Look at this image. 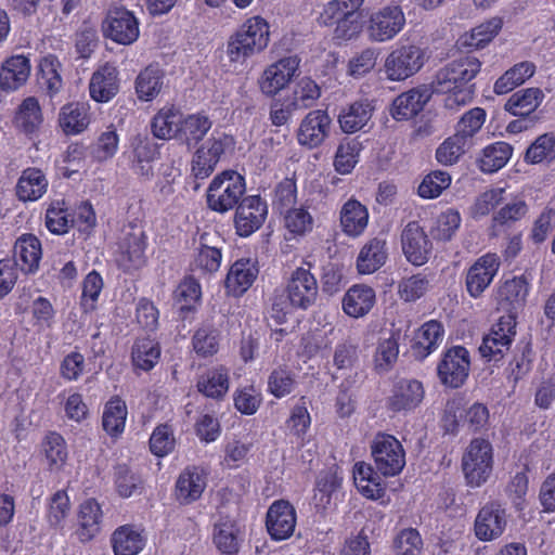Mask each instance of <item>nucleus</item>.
<instances>
[{"mask_svg":"<svg viewBox=\"0 0 555 555\" xmlns=\"http://www.w3.org/2000/svg\"><path fill=\"white\" fill-rule=\"evenodd\" d=\"M502 27L503 20L493 16L462 35L460 44L473 50L483 49L496 37Z\"/></svg>","mask_w":555,"mask_h":555,"instance_id":"72a5a7b5","label":"nucleus"},{"mask_svg":"<svg viewBox=\"0 0 555 555\" xmlns=\"http://www.w3.org/2000/svg\"><path fill=\"white\" fill-rule=\"evenodd\" d=\"M486 111L481 107H474L467 111L456 125L455 134L472 146L473 138L479 132L486 121Z\"/></svg>","mask_w":555,"mask_h":555,"instance_id":"680f3d73","label":"nucleus"},{"mask_svg":"<svg viewBox=\"0 0 555 555\" xmlns=\"http://www.w3.org/2000/svg\"><path fill=\"white\" fill-rule=\"evenodd\" d=\"M493 468L492 444L483 439L470 441L462 457V469L467 485L478 488L487 482Z\"/></svg>","mask_w":555,"mask_h":555,"instance_id":"423d86ee","label":"nucleus"},{"mask_svg":"<svg viewBox=\"0 0 555 555\" xmlns=\"http://www.w3.org/2000/svg\"><path fill=\"white\" fill-rule=\"evenodd\" d=\"M353 481L358 491L367 499L377 500L384 495L380 477L370 464L359 462L354 465Z\"/></svg>","mask_w":555,"mask_h":555,"instance_id":"a19ab883","label":"nucleus"},{"mask_svg":"<svg viewBox=\"0 0 555 555\" xmlns=\"http://www.w3.org/2000/svg\"><path fill=\"white\" fill-rule=\"evenodd\" d=\"M300 60L295 55H288L264 67L258 78L260 92L273 98L285 90L298 75Z\"/></svg>","mask_w":555,"mask_h":555,"instance_id":"1a4fd4ad","label":"nucleus"},{"mask_svg":"<svg viewBox=\"0 0 555 555\" xmlns=\"http://www.w3.org/2000/svg\"><path fill=\"white\" fill-rule=\"evenodd\" d=\"M159 158L158 144L145 135H135L130 141V168L138 177L151 180L154 176V163Z\"/></svg>","mask_w":555,"mask_h":555,"instance_id":"dca6fc26","label":"nucleus"},{"mask_svg":"<svg viewBox=\"0 0 555 555\" xmlns=\"http://www.w3.org/2000/svg\"><path fill=\"white\" fill-rule=\"evenodd\" d=\"M470 147L464 139H461L455 133L447 138L436 151V159L439 164L451 166L460 160L465 152Z\"/></svg>","mask_w":555,"mask_h":555,"instance_id":"69168bd1","label":"nucleus"},{"mask_svg":"<svg viewBox=\"0 0 555 555\" xmlns=\"http://www.w3.org/2000/svg\"><path fill=\"white\" fill-rule=\"evenodd\" d=\"M399 335L389 333L388 336L379 337L373 356L374 370L379 373L389 372L397 362L399 356Z\"/></svg>","mask_w":555,"mask_h":555,"instance_id":"a18cd8bd","label":"nucleus"},{"mask_svg":"<svg viewBox=\"0 0 555 555\" xmlns=\"http://www.w3.org/2000/svg\"><path fill=\"white\" fill-rule=\"evenodd\" d=\"M258 275V268L251 259H238L229 269L224 286L229 295L240 297L247 292Z\"/></svg>","mask_w":555,"mask_h":555,"instance_id":"5701e85b","label":"nucleus"},{"mask_svg":"<svg viewBox=\"0 0 555 555\" xmlns=\"http://www.w3.org/2000/svg\"><path fill=\"white\" fill-rule=\"evenodd\" d=\"M102 509L94 499L83 501L78 511L77 534L80 541L87 542L93 539L101 529Z\"/></svg>","mask_w":555,"mask_h":555,"instance_id":"c9c22d12","label":"nucleus"},{"mask_svg":"<svg viewBox=\"0 0 555 555\" xmlns=\"http://www.w3.org/2000/svg\"><path fill=\"white\" fill-rule=\"evenodd\" d=\"M43 452L50 469L60 470L66 463L68 452L65 439L57 433H50L43 442Z\"/></svg>","mask_w":555,"mask_h":555,"instance_id":"e2e57ef3","label":"nucleus"},{"mask_svg":"<svg viewBox=\"0 0 555 555\" xmlns=\"http://www.w3.org/2000/svg\"><path fill=\"white\" fill-rule=\"evenodd\" d=\"M120 76L114 63L100 65L89 80V95L96 103L111 102L120 90Z\"/></svg>","mask_w":555,"mask_h":555,"instance_id":"6ab92c4d","label":"nucleus"},{"mask_svg":"<svg viewBox=\"0 0 555 555\" xmlns=\"http://www.w3.org/2000/svg\"><path fill=\"white\" fill-rule=\"evenodd\" d=\"M30 61L23 54L7 59L0 69L1 83L4 91H14L22 87L30 75Z\"/></svg>","mask_w":555,"mask_h":555,"instance_id":"7c9ffc66","label":"nucleus"},{"mask_svg":"<svg viewBox=\"0 0 555 555\" xmlns=\"http://www.w3.org/2000/svg\"><path fill=\"white\" fill-rule=\"evenodd\" d=\"M429 100L426 89L413 88L399 94L391 104L390 115L396 120H408L416 116Z\"/></svg>","mask_w":555,"mask_h":555,"instance_id":"cd10ccee","label":"nucleus"},{"mask_svg":"<svg viewBox=\"0 0 555 555\" xmlns=\"http://www.w3.org/2000/svg\"><path fill=\"white\" fill-rule=\"evenodd\" d=\"M500 266L496 254L488 253L479 257L466 273L465 285L468 294L474 298L480 297L498 274Z\"/></svg>","mask_w":555,"mask_h":555,"instance_id":"2eb2a0df","label":"nucleus"},{"mask_svg":"<svg viewBox=\"0 0 555 555\" xmlns=\"http://www.w3.org/2000/svg\"><path fill=\"white\" fill-rule=\"evenodd\" d=\"M146 538L134 526L125 525L117 528L112 535L115 555H138L144 547Z\"/></svg>","mask_w":555,"mask_h":555,"instance_id":"473e14b6","label":"nucleus"},{"mask_svg":"<svg viewBox=\"0 0 555 555\" xmlns=\"http://www.w3.org/2000/svg\"><path fill=\"white\" fill-rule=\"evenodd\" d=\"M525 159L529 164L550 163L555 159V135L544 133L527 149Z\"/></svg>","mask_w":555,"mask_h":555,"instance_id":"0e129e2a","label":"nucleus"},{"mask_svg":"<svg viewBox=\"0 0 555 555\" xmlns=\"http://www.w3.org/2000/svg\"><path fill=\"white\" fill-rule=\"evenodd\" d=\"M131 358L135 369L147 372L158 363L160 347L154 339L140 338L132 347Z\"/></svg>","mask_w":555,"mask_h":555,"instance_id":"603ef678","label":"nucleus"},{"mask_svg":"<svg viewBox=\"0 0 555 555\" xmlns=\"http://www.w3.org/2000/svg\"><path fill=\"white\" fill-rule=\"evenodd\" d=\"M444 338V327L436 320L425 322L417 331L415 336V352L421 358H426L433 353Z\"/></svg>","mask_w":555,"mask_h":555,"instance_id":"58836bf2","label":"nucleus"},{"mask_svg":"<svg viewBox=\"0 0 555 555\" xmlns=\"http://www.w3.org/2000/svg\"><path fill=\"white\" fill-rule=\"evenodd\" d=\"M374 112L373 102L363 99L349 104L338 115V124L343 132L354 133L363 129Z\"/></svg>","mask_w":555,"mask_h":555,"instance_id":"c85d7f7f","label":"nucleus"},{"mask_svg":"<svg viewBox=\"0 0 555 555\" xmlns=\"http://www.w3.org/2000/svg\"><path fill=\"white\" fill-rule=\"evenodd\" d=\"M318 282L309 269L296 268L289 275L285 295L275 296L269 312L276 324H283L294 309L307 310L317 300Z\"/></svg>","mask_w":555,"mask_h":555,"instance_id":"f03ea898","label":"nucleus"},{"mask_svg":"<svg viewBox=\"0 0 555 555\" xmlns=\"http://www.w3.org/2000/svg\"><path fill=\"white\" fill-rule=\"evenodd\" d=\"M238 528L236 524L225 517L215 524L212 541L216 547L227 555L234 554L238 551Z\"/></svg>","mask_w":555,"mask_h":555,"instance_id":"3c124183","label":"nucleus"},{"mask_svg":"<svg viewBox=\"0 0 555 555\" xmlns=\"http://www.w3.org/2000/svg\"><path fill=\"white\" fill-rule=\"evenodd\" d=\"M42 258V246L39 238L29 233L22 234L14 244V262L21 271L34 274L38 271Z\"/></svg>","mask_w":555,"mask_h":555,"instance_id":"4be33fe9","label":"nucleus"},{"mask_svg":"<svg viewBox=\"0 0 555 555\" xmlns=\"http://www.w3.org/2000/svg\"><path fill=\"white\" fill-rule=\"evenodd\" d=\"M535 73V65L532 62L524 61L515 64L500 76L493 86L494 93L506 94L525 83Z\"/></svg>","mask_w":555,"mask_h":555,"instance_id":"c03bdc74","label":"nucleus"},{"mask_svg":"<svg viewBox=\"0 0 555 555\" xmlns=\"http://www.w3.org/2000/svg\"><path fill=\"white\" fill-rule=\"evenodd\" d=\"M341 231L349 237L362 235L369 223V210L354 198H349L340 208Z\"/></svg>","mask_w":555,"mask_h":555,"instance_id":"bb28decb","label":"nucleus"},{"mask_svg":"<svg viewBox=\"0 0 555 555\" xmlns=\"http://www.w3.org/2000/svg\"><path fill=\"white\" fill-rule=\"evenodd\" d=\"M513 153L512 146L506 142H495L486 146L479 158V168L482 172L492 173L503 168Z\"/></svg>","mask_w":555,"mask_h":555,"instance_id":"864d4df0","label":"nucleus"},{"mask_svg":"<svg viewBox=\"0 0 555 555\" xmlns=\"http://www.w3.org/2000/svg\"><path fill=\"white\" fill-rule=\"evenodd\" d=\"M506 525L505 509L498 503H487L477 513L474 533L479 541H494L503 534Z\"/></svg>","mask_w":555,"mask_h":555,"instance_id":"a211bd4d","label":"nucleus"},{"mask_svg":"<svg viewBox=\"0 0 555 555\" xmlns=\"http://www.w3.org/2000/svg\"><path fill=\"white\" fill-rule=\"evenodd\" d=\"M237 29L243 36L251 40V46H256L260 52H263L270 42V24L260 15H254L246 18Z\"/></svg>","mask_w":555,"mask_h":555,"instance_id":"6e6d98bb","label":"nucleus"},{"mask_svg":"<svg viewBox=\"0 0 555 555\" xmlns=\"http://www.w3.org/2000/svg\"><path fill=\"white\" fill-rule=\"evenodd\" d=\"M544 93L540 88H526L513 93L504 108L514 116H529L543 102Z\"/></svg>","mask_w":555,"mask_h":555,"instance_id":"e433bc0d","label":"nucleus"},{"mask_svg":"<svg viewBox=\"0 0 555 555\" xmlns=\"http://www.w3.org/2000/svg\"><path fill=\"white\" fill-rule=\"evenodd\" d=\"M163 86L164 72L154 65L141 70L134 82L138 99L145 102L153 101L160 93Z\"/></svg>","mask_w":555,"mask_h":555,"instance_id":"79ce46f5","label":"nucleus"},{"mask_svg":"<svg viewBox=\"0 0 555 555\" xmlns=\"http://www.w3.org/2000/svg\"><path fill=\"white\" fill-rule=\"evenodd\" d=\"M234 144L232 137L214 133L194 154L192 173L197 179H205L215 170L221 156Z\"/></svg>","mask_w":555,"mask_h":555,"instance_id":"9b49d317","label":"nucleus"},{"mask_svg":"<svg viewBox=\"0 0 555 555\" xmlns=\"http://www.w3.org/2000/svg\"><path fill=\"white\" fill-rule=\"evenodd\" d=\"M103 34L118 44H131L140 35L139 21L132 12L116 9L111 11L104 20Z\"/></svg>","mask_w":555,"mask_h":555,"instance_id":"4468645a","label":"nucleus"},{"mask_svg":"<svg viewBox=\"0 0 555 555\" xmlns=\"http://www.w3.org/2000/svg\"><path fill=\"white\" fill-rule=\"evenodd\" d=\"M376 470L385 477L399 475L405 466V450L392 435L379 433L371 443Z\"/></svg>","mask_w":555,"mask_h":555,"instance_id":"6e6552de","label":"nucleus"},{"mask_svg":"<svg viewBox=\"0 0 555 555\" xmlns=\"http://www.w3.org/2000/svg\"><path fill=\"white\" fill-rule=\"evenodd\" d=\"M406 23L402 8L388 3L373 11L366 24V37L371 42L384 43L395 39Z\"/></svg>","mask_w":555,"mask_h":555,"instance_id":"0eeeda50","label":"nucleus"},{"mask_svg":"<svg viewBox=\"0 0 555 555\" xmlns=\"http://www.w3.org/2000/svg\"><path fill=\"white\" fill-rule=\"evenodd\" d=\"M402 251L413 266L425 264L433 250V245L423 228L417 222L406 224L401 234Z\"/></svg>","mask_w":555,"mask_h":555,"instance_id":"aec40b11","label":"nucleus"},{"mask_svg":"<svg viewBox=\"0 0 555 555\" xmlns=\"http://www.w3.org/2000/svg\"><path fill=\"white\" fill-rule=\"evenodd\" d=\"M361 149V142L357 139L340 142L334 158L335 170L340 175L350 173L359 162Z\"/></svg>","mask_w":555,"mask_h":555,"instance_id":"13d9d810","label":"nucleus"},{"mask_svg":"<svg viewBox=\"0 0 555 555\" xmlns=\"http://www.w3.org/2000/svg\"><path fill=\"white\" fill-rule=\"evenodd\" d=\"M43 122L42 109L35 96H28L20 104L15 117V126L25 133L36 132Z\"/></svg>","mask_w":555,"mask_h":555,"instance_id":"8fccbe9b","label":"nucleus"},{"mask_svg":"<svg viewBox=\"0 0 555 555\" xmlns=\"http://www.w3.org/2000/svg\"><path fill=\"white\" fill-rule=\"evenodd\" d=\"M424 398L422 383L415 379L398 382L388 398V408L393 412H406L415 409Z\"/></svg>","mask_w":555,"mask_h":555,"instance_id":"b1692460","label":"nucleus"},{"mask_svg":"<svg viewBox=\"0 0 555 555\" xmlns=\"http://www.w3.org/2000/svg\"><path fill=\"white\" fill-rule=\"evenodd\" d=\"M268 215V206L258 195L244 197L236 207L234 227L236 234L248 237L255 233L264 222Z\"/></svg>","mask_w":555,"mask_h":555,"instance_id":"ddd939ff","label":"nucleus"},{"mask_svg":"<svg viewBox=\"0 0 555 555\" xmlns=\"http://www.w3.org/2000/svg\"><path fill=\"white\" fill-rule=\"evenodd\" d=\"M206 488V474L197 466L186 467L176 482V495L181 503L198 500Z\"/></svg>","mask_w":555,"mask_h":555,"instance_id":"a878e982","label":"nucleus"},{"mask_svg":"<svg viewBox=\"0 0 555 555\" xmlns=\"http://www.w3.org/2000/svg\"><path fill=\"white\" fill-rule=\"evenodd\" d=\"M69 496L64 490L56 491L50 499L46 518L48 524L57 529H63L66 519L70 515Z\"/></svg>","mask_w":555,"mask_h":555,"instance_id":"052dcab7","label":"nucleus"},{"mask_svg":"<svg viewBox=\"0 0 555 555\" xmlns=\"http://www.w3.org/2000/svg\"><path fill=\"white\" fill-rule=\"evenodd\" d=\"M428 49L421 43L399 41L384 59L380 72L390 82H402L422 70L429 60Z\"/></svg>","mask_w":555,"mask_h":555,"instance_id":"7ed1b4c3","label":"nucleus"},{"mask_svg":"<svg viewBox=\"0 0 555 555\" xmlns=\"http://www.w3.org/2000/svg\"><path fill=\"white\" fill-rule=\"evenodd\" d=\"M196 387L205 397L214 399L222 398L229 390L228 371L222 366L207 370L199 376Z\"/></svg>","mask_w":555,"mask_h":555,"instance_id":"09e8293b","label":"nucleus"},{"mask_svg":"<svg viewBox=\"0 0 555 555\" xmlns=\"http://www.w3.org/2000/svg\"><path fill=\"white\" fill-rule=\"evenodd\" d=\"M144 233L141 230L126 234L118 245L116 261L125 272L139 270L145 264Z\"/></svg>","mask_w":555,"mask_h":555,"instance_id":"412c9836","label":"nucleus"},{"mask_svg":"<svg viewBox=\"0 0 555 555\" xmlns=\"http://www.w3.org/2000/svg\"><path fill=\"white\" fill-rule=\"evenodd\" d=\"M261 53L256 46H251V40L243 36L237 28L229 36L224 54L229 62V66L233 69L246 65L248 59Z\"/></svg>","mask_w":555,"mask_h":555,"instance_id":"2f4dec72","label":"nucleus"},{"mask_svg":"<svg viewBox=\"0 0 555 555\" xmlns=\"http://www.w3.org/2000/svg\"><path fill=\"white\" fill-rule=\"evenodd\" d=\"M47 189L48 180L43 172L36 168H27L18 179L16 194L23 202H35L43 196Z\"/></svg>","mask_w":555,"mask_h":555,"instance_id":"4c0bfd02","label":"nucleus"},{"mask_svg":"<svg viewBox=\"0 0 555 555\" xmlns=\"http://www.w3.org/2000/svg\"><path fill=\"white\" fill-rule=\"evenodd\" d=\"M482 63L474 55H463L439 69L431 83L436 93L446 94L444 104L456 109L468 104L475 93L472 80L479 74Z\"/></svg>","mask_w":555,"mask_h":555,"instance_id":"f257e3e1","label":"nucleus"},{"mask_svg":"<svg viewBox=\"0 0 555 555\" xmlns=\"http://www.w3.org/2000/svg\"><path fill=\"white\" fill-rule=\"evenodd\" d=\"M297 524L296 509L286 500H276L268 508L266 527L270 537L275 541L291 538Z\"/></svg>","mask_w":555,"mask_h":555,"instance_id":"f3484780","label":"nucleus"},{"mask_svg":"<svg viewBox=\"0 0 555 555\" xmlns=\"http://www.w3.org/2000/svg\"><path fill=\"white\" fill-rule=\"evenodd\" d=\"M61 63L56 56L48 54L40 60L38 83L46 93L53 98L63 88Z\"/></svg>","mask_w":555,"mask_h":555,"instance_id":"de8ad7c7","label":"nucleus"},{"mask_svg":"<svg viewBox=\"0 0 555 555\" xmlns=\"http://www.w3.org/2000/svg\"><path fill=\"white\" fill-rule=\"evenodd\" d=\"M376 302L375 291L363 284L352 285L341 300L343 311L350 318L359 319L366 315Z\"/></svg>","mask_w":555,"mask_h":555,"instance_id":"393cba45","label":"nucleus"},{"mask_svg":"<svg viewBox=\"0 0 555 555\" xmlns=\"http://www.w3.org/2000/svg\"><path fill=\"white\" fill-rule=\"evenodd\" d=\"M119 147V135L113 125L101 132L90 147V155L96 163L112 159Z\"/></svg>","mask_w":555,"mask_h":555,"instance_id":"5fc2aeb1","label":"nucleus"},{"mask_svg":"<svg viewBox=\"0 0 555 555\" xmlns=\"http://www.w3.org/2000/svg\"><path fill=\"white\" fill-rule=\"evenodd\" d=\"M320 96L319 85L309 77H302L295 83L289 102L297 111L306 109L312 107Z\"/></svg>","mask_w":555,"mask_h":555,"instance_id":"4d7b16f0","label":"nucleus"},{"mask_svg":"<svg viewBox=\"0 0 555 555\" xmlns=\"http://www.w3.org/2000/svg\"><path fill=\"white\" fill-rule=\"evenodd\" d=\"M284 225L295 236H304L313 229L311 214L302 207L286 209L284 214Z\"/></svg>","mask_w":555,"mask_h":555,"instance_id":"774afa93","label":"nucleus"},{"mask_svg":"<svg viewBox=\"0 0 555 555\" xmlns=\"http://www.w3.org/2000/svg\"><path fill=\"white\" fill-rule=\"evenodd\" d=\"M365 0H330L320 12L318 21L323 26H335L334 38L351 40L359 34V25L354 14L361 9Z\"/></svg>","mask_w":555,"mask_h":555,"instance_id":"20e7f679","label":"nucleus"},{"mask_svg":"<svg viewBox=\"0 0 555 555\" xmlns=\"http://www.w3.org/2000/svg\"><path fill=\"white\" fill-rule=\"evenodd\" d=\"M388 253L386 241L372 238L361 248L357 258V269L360 274H371L382 268L387 259Z\"/></svg>","mask_w":555,"mask_h":555,"instance_id":"f704fd0d","label":"nucleus"},{"mask_svg":"<svg viewBox=\"0 0 555 555\" xmlns=\"http://www.w3.org/2000/svg\"><path fill=\"white\" fill-rule=\"evenodd\" d=\"M212 126L211 120L204 114H192L182 118L180 138L189 145L204 139Z\"/></svg>","mask_w":555,"mask_h":555,"instance_id":"bf43d9fd","label":"nucleus"},{"mask_svg":"<svg viewBox=\"0 0 555 555\" xmlns=\"http://www.w3.org/2000/svg\"><path fill=\"white\" fill-rule=\"evenodd\" d=\"M246 191L245 178L234 171L225 170L217 175L207 189V206L212 211L225 214L232 210Z\"/></svg>","mask_w":555,"mask_h":555,"instance_id":"39448f33","label":"nucleus"},{"mask_svg":"<svg viewBox=\"0 0 555 555\" xmlns=\"http://www.w3.org/2000/svg\"><path fill=\"white\" fill-rule=\"evenodd\" d=\"M461 222L460 212L453 208H448L437 217L431 234L438 241H450L459 230Z\"/></svg>","mask_w":555,"mask_h":555,"instance_id":"338daca9","label":"nucleus"},{"mask_svg":"<svg viewBox=\"0 0 555 555\" xmlns=\"http://www.w3.org/2000/svg\"><path fill=\"white\" fill-rule=\"evenodd\" d=\"M332 119L325 109L310 111L300 121L296 139L300 146L312 150L323 144L331 133Z\"/></svg>","mask_w":555,"mask_h":555,"instance_id":"f8f14e48","label":"nucleus"},{"mask_svg":"<svg viewBox=\"0 0 555 555\" xmlns=\"http://www.w3.org/2000/svg\"><path fill=\"white\" fill-rule=\"evenodd\" d=\"M91 122L89 106L86 103L72 102L63 105L59 113V126L67 135L83 132Z\"/></svg>","mask_w":555,"mask_h":555,"instance_id":"c756f323","label":"nucleus"},{"mask_svg":"<svg viewBox=\"0 0 555 555\" xmlns=\"http://www.w3.org/2000/svg\"><path fill=\"white\" fill-rule=\"evenodd\" d=\"M182 115L173 107H163L152 119L151 128L154 137L170 140L181 131Z\"/></svg>","mask_w":555,"mask_h":555,"instance_id":"49530a36","label":"nucleus"},{"mask_svg":"<svg viewBox=\"0 0 555 555\" xmlns=\"http://www.w3.org/2000/svg\"><path fill=\"white\" fill-rule=\"evenodd\" d=\"M469 370V351L463 346H453L442 353L437 374L442 385L459 388L467 379Z\"/></svg>","mask_w":555,"mask_h":555,"instance_id":"9d476101","label":"nucleus"},{"mask_svg":"<svg viewBox=\"0 0 555 555\" xmlns=\"http://www.w3.org/2000/svg\"><path fill=\"white\" fill-rule=\"evenodd\" d=\"M128 410L126 402L119 397H112L105 404L102 415V427L112 438L119 437L126 426Z\"/></svg>","mask_w":555,"mask_h":555,"instance_id":"ea45409f","label":"nucleus"},{"mask_svg":"<svg viewBox=\"0 0 555 555\" xmlns=\"http://www.w3.org/2000/svg\"><path fill=\"white\" fill-rule=\"evenodd\" d=\"M253 441L246 435L225 437L222 464L229 469L241 467L248 459Z\"/></svg>","mask_w":555,"mask_h":555,"instance_id":"37998d69","label":"nucleus"}]
</instances>
